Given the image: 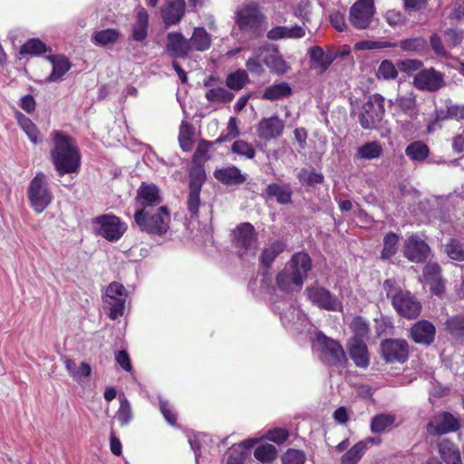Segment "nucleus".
Here are the masks:
<instances>
[{
	"label": "nucleus",
	"mask_w": 464,
	"mask_h": 464,
	"mask_svg": "<svg viewBox=\"0 0 464 464\" xmlns=\"http://www.w3.org/2000/svg\"><path fill=\"white\" fill-rule=\"evenodd\" d=\"M51 159L60 176L78 172L81 155L74 140L60 130L52 133Z\"/></svg>",
	"instance_id": "f257e3e1"
},
{
	"label": "nucleus",
	"mask_w": 464,
	"mask_h": 464,
	"mask_svg": "<svg viewBox=\"0 0 464 464\" xmlns=\"http://www.w3.org/2000/svg\"><path fill=\"white\" fill-rule=\"evenodd\" d=\"M311 269V258L304 252L295 253L276 277L277 285L284 289L303 285Z\"/></svg>",
	"instance_id": "f03ea898"
},
{
	"label": "nucleus",
	"mask_w": 464,
	"mask_h": 464,
	"mask_svg": "<svg viewBox=\"0 0 464 464\" xmlns=\"http://www.w3.org/2000/svg\"><path fill=\"white\" fill-rule=\"evenodd\" d=\"M134 220L141 231L161 236L169 228L170 213L166 206L150 211H135Z\"/></svg>",
	"instance_id": "7ed1b4c3"
},
{
	"label": "nucleus",
	"mask_w": 464,
	"mask_h": 464,
	"mask_svg": "<svg viewBox=\"0 0 464 464\" xmlns=\"http://www.w3.org/2000/svg\"><path fill=\"white\" fill-rule=\"evenodd\" d=\"M263 18L257 5L253 2L244 4L236 12V24L238 29L249 38L261 34Z\"/></svg>",
	"instance_id": "20e7f679"
},
{
	"label": "nucleus",
	"mask_w": 464,
	"mask_h": 464,
	"mask_svg": "<svg viewBox=\"0 0 464 464\" xmlns=\"http://www.w3.org/2000/svg\"><path fill=\"white\" fill-rule=\"evenodd\" d=\"M270 300L284 324H296L304 319V314L294 304L293 292H273Z\"/></svg>",
	"instance_id": "39448f33"
},
{
	"label": "nucleus",
	"mask_w": 464,
	"mask_h": 464,
	"mask_svg": "<svg viewBox=\"0 0 464 464\" xmlns=\"http://www.w3.org/2000/svg\"><path fill=\"white\" fill-rule=\"evenodd\" d=\"M27 197L30 205L36 213H42L52 202L53 195L48 188V180L45 174L38 172L31 180Z\"/></svg>",
	"instance_id": "423d86ee"
},
{
	"label": "nucleus",
	"mask_w": 464,
	"mask_h": 464,
	"mask_svg": "<svg viewBox=\"0 0 464 464\" xmlns=\"http://www.w3.org/2000/svg\"><path fill=\"white\" fill-rule=\"evenodd\" d=\"M314 346L320 353L321 361L328 365H342L346 362L342 345L322 333L317 334Z\"/></svg>",
	"instance_id": "0eeeda50"
},
{
	"label": "nucleus",
	"mask_w": 464,
	"mask_h": 464,
	"mask_svg": "<svg viewBox=\"0 0 464 464\" xmlns=\"http://www.w3.org/2000/svg\"><path fill=\"white\" fill-rule=\"evenodd\" d=\"M383 97L380 94L370 96L362 105L359 121L363 129H372L382 121L384 114Z\"/></svg>",
	"instance_id": "6e6552de"
},
{
	"label": "nucleus",
	"mask_w": 464,
	"mask_h": 464,
	"mask_svg": "<svg viewBox=\"0 0 464 464\" xmlns=\"http://www.w3.org/2000/svg\"><path fill=\"white\" fill-rule=\"evenodd\" d=\"M95 232L109 241H117L127 229L125 223L113 215H103L93 220Z\"/></svg>",
	"instance_id": "1a4fd4ad"
},
{
	"label": "nucleus",
	"mask_w": 464,
	"mask_h": 464,
	"mask_svg": "<svg viewBox=\"0 0 464 464\" xmlns=\"http://www.w3.org/2000/svg\"><path fill=\"white\" fill-rule=\"evenodd\" d=\"M135 211H150L163 205V198L159 187L152 183H141L135 198Z\"/></svg>",
	"instance_id": "9d476101"
},
{
	"label": "nucleus",
	"mask_w": 464,
	"mask_h": 464,
	"mask_svg": "<svg viewBox=\"0 0 464 464\" xmlns=\"http://www.w3.org/2000/svg\"><path fill=\"white\" fill-rule=\"evenodd\" d=\"M375 14L373 0H357L350 8L349 21L356 29H367Z\"/></svg>",
	"instance_id": "9b49d317"
},
{
	"label": "nucleus",
	"mask_w": 464,
	"mask_h": 464,
	"mask_svg": "<svg viewBox=\"0 0 464 464\" xmlns=\"http://www.w3.org/2000/svg\"><path fill=\"white\" fill-rule=\"evenodd\" d=\"M459 429V419L448 411L434 414L427 424V432L432 436L455 432Z\"/></svg>",
	"instance_id": "f8f14e48"
},
{
	"label": "nucleus",
	"mask_w": 464,
	"mask_h": 464,
	"mask_svg": "<svg viewBox=\"0 0 464 464\" xmlns=\"http://www.w3.org/2000/svg\"><path fill=\"white\" fill-rule=\"evenodd\" d=\"M381 353L388 363H403L409 357V345L404 339H385L381 343Z\"/></svg>",
	"instance_id": "ddd939ff"
},
{
	"label": "nucleus",
	"mask_w": 464,
	"mask_h": 464,
	"mask_svg": "<svg viewBox=\"0 0 464 464\" xmlns=\"http://www.w3.org/2000/svg\"><path fill=\"white\" fill-rule=\"evenodd\" d=\"M413 85L426 92H436L445 86L444 75L434 68L419 71L413 77Z\"/></svg>",
	"instance_id": "4468645a"
},
{
	"label": "nucleus",
	"mask_w": 464,
	"mask_h": 464,
	"mask_svg": "<svg viewBox=\"0 0 464 464\" xmlns=\"http://www.w3.org/2000/svg\"><path fill=\"white\" fill-rule=\"evenodd\" d=\"M234 241L240 254H254L256 248L255 227L250 223H243L234 230Z\"/></svg>",
	"instance_id": "2eb2a0df"
},
{
	"label": "nucleus",
	"mask_w": 464,
	"mask_h": 464,
	"mask_svg": "<svg viewBox=\"0 0 464 464\" xmlns=\"http://www.w3.org/2000/svg\"><path fill=\"white\" fill-rule=\"evenodd\" d=\"M392 298L394 308L401 315L411 319L420 314L421 305L410 292H396Z\"/></svg>",
	"instance_id": "dca6fc26"
},
{
	"label": "nucleus",
	"mask_w": 464,
	"mask_h": 464,
	"mask_svg": "<svg viewBox=\"0 0 464 464\" xmlns=\"http://www.w3.org/2000/svg\"><path fill=\"white\" fill-rule=\"evenodd\" d=\"M440 459L430 458L427 464H462L459 447L449 439H442L438 442Z\"/></svg>",
	"instance_id": "f3484780"
},
{
	"label": "nucleus",
	"mask_w": 464,
	"mask_h": 464,
	"mask_svg": "<svg viewBox=\"0 0 464 464\" xmlns=\"http://www.w3.org/2000/svg\"><path fill=\"white\" fill-rule=\"evenodd\" d=\"M285 129L284 121L276 115L263 118L256 125V134L261 140H270L281 136Z\"/></svg>",
	"instance_id": "a211bd4d"
},
{
	"label": "nucleus",
	"mask_w": 464,
	"mask_h": 464,
	"mask_svg": "<svg viewBox=\"0 0 464 464\" xmlns=\"http://www.w3.org/2000/svg\"><path fill=\"white\" fill-rule=\"evenodd\" d=\"M127 292H105L102 295V301L107 309L108 316L111 320L124 314L126 309Z\"/></svg>",
	"instance_id": "6ab92c4d"
},
{
	"label": "nucleus",
	"mask_w": 464,
	"mask_h": 464,
	"mask_svg": "<svg viewBox=\"0 0 464 464\" xmlns=\"http://www.w3.org/2000/svg\"><path fill=\"white\" fill-rule=\"evenodd\" d=\"M429 246L417 236H411L405 241L404 256L412 262H422L429 255Z\"/></svg>",
	"instance_id": "aec40b11"
},
{
	"label": "nucleus",
	"mask_w": 464,
	"mask_h": 464,
	"mask_svg": "<svg viewBox=\"0 0 464 464\" xmlns=\"http://www.w3.org/2000/svg\"><path fill=\"white\" fill-rule=\"evenodd\" d=\"M166 49L173 57L185 58L191 53L188 39L179 32L168 34Z\"/></svg>",
	"instance_id": "412c9836"
},
{
	"label": "nucleus",
	"mask_w": 464,
	"mask_h": 464,
	"mask_svg": "<svg viewBox=\"0 0 464 464\" xmlns=\"http://www.w3.org/2000/svg\"><path fill=\"white\" fill-rule=\"evenodd\" d=\"M46 60L52 64V72L44 80L45 82H58L63 80L64 75L71 69L72 63L63 54L47 55Z\"/></svg>",
	"instance_id": "4be33fe9"
},
{
	"label": "nucleus",
	"mask_w": 464,
	"mask_h": 464,
	"mask_svg": "<svg viewBox=\"0 0 464 464\" xmlns=\"http://www.w3.org/2000/svg\"><path fill=\"white\" fill-rule=\"evenodd\" d=\"M435 326L429 321L416 323L411 329V336L416 343L430 345L435 338Z\"/></svg>",
	"instance_id": "5701e85b"
},
{
	"label": "nucleus",
	"mask_w": 464,
	"mask_h": 464,
	"mask_svg": "<svg viewBox=\"0 0 464 464\" xmlns=\"http://www.w3.org/2000/svg\"><path fill=\"white\" fill-rule=\"evenodd\" d=\"M307 298L321 309L337 311L342 308V302L331 292H306Z\"/></svg>",
	"instance_id": "b1692460"
},
{
	"label": "nucleus",
	"mask_w": 464,
	"mask_h": 464,
	"mask_svg": "<svg viewBox=\"0 0 464 464\" xmlns=\"http://www.w3.org/2000/svg\"><path fill=\"white\" fill-rule=\"evenodd\" d=\"M185 6L184 0H167L161 11L164 23L169 25L179 24L185 14Z\"/></svg>",
	"instance_id": "393cba45"
},
{
	"label": "nucleus",
	"mask_w": 464,
	"mask_h": 464,
	"mask_svg": "<svg viewBox=\"0 0 464 464\" xmlns=\"http://www.w3.org/2000/svg\"><path fill=\"white\" fill-rule=\"evenodd\" d=\"M214 177L226 185H241L246 180V174H243L236 166H228L216 169Z\"/></svg>",
	"instance_id": "a878e982"
},
{
	"label": "nucleus",
	"mask_w": 464,
	"mask_h": 464,
	"mask_svg": "<svg viewBox=\"0 0 464 464\" xmlns=\"http://www.w3.org/2000/svg\"><path fill=\"white\" fill-rule=\"evenodd\" d=\"M267 38L270 40L280 39H300L305 36V29L301 25L276 26L267 32Z\"/></svg>",
	"instance_id": "bb28decb"
},
{
	"label": "nucleus",
	"mask_w": 464,
	"mask_h": 464,
	"mask_svg": "<svg viewBox=\"0 0 464 464\" xmlns=\"http://www.w3.org/2000/svg\"><path fill=\"white\" fill-rule=\"evenodd\" d=\"M311 68L318 74H323L334 61L331 53H324L319 46H314L309 50Z\"/></svg>",
	"instance_id": "cd10ccee"
},
{
	"label": "nucleus",
	"mask_w": 464,
	"mask_h": 464,
	"mask_svg": "<svg viewBox=\"0 0 464 464\" xmlns=\"http://www.w3.org/2000/svg\"><path fill=\"white\" fill-rule=\"evenodd\" d=\"M191 52H204L209 49L212 42L211 35L204 27H195L188 39Z\"/></svg>",
	"instance_id": "c85d7f7f"
},
{
	"label": "nucleus",
	"mask_w": 464,
	"mask_h": 464,
	"mask_svg": "<svg viewBox=\"0 0 464 464\" xmlns=\"http://www.w3.org/2000/svg\"><path fill=\"white\" fill-rule=\"evenodd\" d=\"M424 287L430 290H441L444 288L440 276V268L438 264L426 265L423 271Z\"/></svg>",
	"instance_id": "c756f323"
},
{
	"label": "nucleus",
	"mask_w": 464,
	"mask_h": 464,
	"mask_svg": "<svg viewBox=\"0 0 464 464\" xmlns=\"http://www.w3.org/2000/svg\"><path fill=\"white\" fill-rule=\"evenodd\" d=\"M149 14L144 8L137 11L136 20L132 25L131 37L133 40L141 42L148 34Z\"/></svg>",
	"instance_id": "7c9ffc66"
},
{
	"label": "nucleus",
	"mask_w": 464,
	"mask_h": 464,
	"mask_svg": "<svg viewBox=\"0 0 464 464\" xmlns=\"http://www.w3.org/2000/svg\"><path fill=\"white\" fill-rule=\"evenodd\" d=\"M350 356L356 366L366 368L369 364L367 346L362 340L353 339L350 347Z\"/></svg>",
	"instance_id": "2f4dec72"
},
{
	"label": "nucleus",
	"mask_w": 464,
	"mask_h": 464,
	"mask_svg": "<svg viewBox=\"0 0 464 464\" xmlns=\"http://www.w3.org/2000/svg\"><path fill=\"white\" fill-rule=\"evenodd\" d=\"M266 195L269 198H276L279 204H288L291 202L292 190L289 185L272 183L266 187Z\"/></svg>",
	"instance_id": "473e14b6"
},
{
	"label": "nucleus",
	"mask_w": 464,
	"mask_h": 464,
	"mask_svg": "<svg viewBox=\"0 0 464 464\" xmlns=\"http://www.w3.org/2000/svg\"><path fill=\"white\" fill-rule=\"evenodd\" d=\"M121 37V33L119 30L114 28H109L100 31H95L92 35V42L93 44L97 46H107L109 44H113L118 42Z\"/></svg>",
	"instance_id": "72a5a7b5"
},
{
	"label": "nucleus",
	"mask_w": 464,
	"mask_h": 464,
	"mask_svg": "<svg viewBox=\"0 0 464 464\" xmlns=\"http://www.w3.org/2000/svg\"><path fill=\"white\" fill-rule=\"evenodd\" d=\"M15 118L19 126L25 132L31 142L38 144L42 141L37 127L28 117L20 111H16Z\"/></svg>",
	"instance_id": "f704fd0d"
},
{
	"label": "nucleus",
	"mask_w": 464,
	"mask_h": 464,
	"mask_svg": "<svg viewBox=\"0 0 464 464\" xmlns=\"http://www.w3.org/2000/svg\"><path fill=\"white\" fill-rule=\"evenodd\" d=\"M399 46L404 52L419 55H423L428 50L427 41L423 37H413L401 40L399 43Z\"/></svg>",
	"instance_id": "c9c22d12"
},
{
	"label": "nucleus",
	"mask_w": 464,
	"mask_h": 464,
	"mask_svg": "<svg viewBox=\"0 0 464 464\" xmlns=\"http://www.w3.org/2000/svg\"><path fill=\"white\" fill-rule=\"evenodd\" d=\"M382 153V145L377 141H371L360 146L357 150L355 157L360 160H371L378 159Z\"/></svg>",
	"instance_id": "e433bc0d"
},
{
	"label": "nucleus",
	"mask_w": 464,
	"mask_h": 464,
	"mask_svg": "<svg viewBox=\"0 0 464 464\" xmlns=\"http://www.w3.org/2000/svg\"><path fill=\"white\" fill-rule=\"evenodd\" d=\"M291 92L292 90L288 83L280 82L267 87L265 90L262 97L266 100L275 101L287 97L291 94Z\"/></svg>",
	"instance_id": "4c0bfd02"
},
{
	"label": "nucleus",
	"mask_w": 464,
	"mask_h": 464,
	"mask_svg": "<svg viewBox=\"0 0 464 464\" xmlns=\"http://www.w3.org/2000/svg\"><path fill=\"white\" fill-rule=\"evenodd\" d=\"M285 245L282 241L273 242L270 246L266 247L260 256V261L263 266L269 267L276 256L284 251Z\"/></svg>",
	"instance_id": "58836bf2"
},
{
	"label": "nucleus",
	"mask_w": 464,
	"mask_h": 464,
	"mask_svg": "<svg viewBox=\"0 0 464 464\" xmlns=\"http://www.w3.org/2000/svg\"><path fill=\"white\" fill-rule=\"evenodd\" d=\"M249 77L245 70L238 69L229 73L226 78V85L233 91H239L248 82Z\"/></svg>",
	"instance_id": "ea45409f"
},
{
	"label": "nucleus",
	"mask_w": 464,
	"mask_h": 464,
	"mask_svg": "<svg viewBox=\"0 0 464 464\" xmlns=\"http://www.w3.org/2000/svg\"><path fill=\"white\" fill-rule=\"evenodd\" d=\"M399 236L390 232L383 238V247L381 253L382 260H390L398 250Z\"/></svg>",
	"instance_id": "a19ab883"
},
{
	"label": "nucleus",
	"mask_w": 464,
	"mask_h": 464,
	"mask_svg": "<svg viewBox=\"0 0 464 464\" xmlns=\"http://www.w3.org/2000/svg\"><path fill=\"white\" fill-rule=\"evenodd\" d=\"M264 63L276 74H284L290 70L288 63L282 58V56L276 53L266 55L264 59Z\"/></svg>",
	"instance_id": "79ce46f5"
},
{
	"label": "nucleus",
	"mask_w": 464,
	"mask_h": 464,
	"mask_svg": "<svg viewBox=\"0 0 464 464\" xmlns=\"http://www.w3.org/2000/svg\"><path fill=\"white\" fill-rule=\"evenodd\" d=\"M395 421V417L392 414H377L371 420V430L373 433H382L391 428Z\"/></svg>",
	"instance_id": "37998d69"
},
{
	"label": "nucleus",
	"mask_w": 464,
	"mask_h": 464,
	"mask_svg": "<svg viewBox=\"0 0 464 464\" xmlns=\"http://www.w3.org/2000/svg\"><path fill=\"white\" fill-rule=\"evenodd\" d=\"M367 449L364 441H359L341 458V464H356Z\"/></svg>",
	"instance_id": "c03bdc74"
},
{
	"label": "nucleus",
	"mask_w": 464,
	"mask_h": 464,
	"mask_svg": "<svg viewBox=\"0 0 464 464\" xmlns=\"http://www.w3.org/2000/svg\"><path fill=\"white\" fill-rule=\"evenodd\" d=\"M49 51L48 47L41 40L33 38L21 45L19 53L22 55L32 54L39 55Z\"/></svg>",
	"instance_id": "a18cd8bd"
},
{
	"label": "nucleus",
	"mask_w": 464,
	"mask_h": 464,
	"mask_svg": "<svg viewBox=\"0 0 464 464\" xmlns=\"http://www.w3.org/2000/svg\"><path fill=\"white\" fill-rule=\"evenodd\" d=\"M351 328L354 334L353 339H359L364 341L370 336L369 323L362 316L354 317L351 323Z\"/></svg>",
	"instance_id": "49530a36"
},
{
	"label": "nucleus",
	"mask_w": 464,
	"mask_h": 464,
	"mask_svg": "<svg viewBox=\"0 0 464 464\" xmlns=\"http://www.w3.org/2000/svg\"><path fill=\"white\" fill-rule=\"evenodd\" d=\"M206 99L210 102L227 103L233 100L234 94L224 87L212 88L206 92Z\"/></svg>",
	"instance_id": "de8ad7c7"
},
{
	"label": "nucleus",
	"mask_w": 464,
	"mask_h": 464,
	"mask_svg": "<svg viewBox=\"0 0 464 464\" xmlns=\"http://www.w3.org/2000/svg\"><path fill=\"white\" fill-rule=\"evenodd\" d=\"M276 448L272 444L260 445L254 452L255 458L263 463L272 462L276 458Z\"/></svg>",
	"instance_id": "09e8293b"
},
{
	"label": "nucleus",
	"mask_w": 464,
	"mask_h": 464,
	"mask_svg": "<svg viewBox=\"0 0 464 464\" xmlns=\"http://www.w3.org/2000/svg\"><path fill=\"white\" fill-rule=\"evenodd\" d=\"M446 327L456 338H464V315H456L447 319Z\"/></svg>",
	"instance_id": "8fccbe9b"
},
{
	"label": "nucleus",
	"mask_w": 464,
	"mask_h": 464,
	"mask_svg": "<svg viewBox=\"0 0 464 464\" xmlns=\"http://www.w3.org/2000/svg\"><path fill=\"white\" fill-rule=\"evenodd\" d=\"M395 103L407 114L412 116L416 108V96L412 92L399 96Z\"/></svg>",
	"instance_id": "3c124183"
},
{
	"label": "nucleus",
	"mask_w": 464,
	"mask_h": 464,
	"mask_svg": "<svg viewBox=\"0 0 464 464\" xmlns=\"http://www.w3.org/2000/svg\"><path fill=\"white\" fill-rule=\"evenodd\" d=\"M376 76L378 79L394 80L398 76V71L392 62L384 60L380 63Z\"/></svg>",
	"instance_id": "603ef678"
},
{
	"label": "nucleus",
	"mask_w": 464,
	"mask_h": 464,
	"mask_svg": "<svg viewBox=\"0 0 464 464\" xmlns=\"http://www.w3.org/2000/svg\"><path fill=\"white\" fill-rule=\"evenodd\" d=\"M232 152L247 160H252L256 155L254 147L242 140H236L231 146Z\"/></svg>",
	"instance_id": "864d4df0"
},
{
	"label": "nucleus",
	"mask_w": 464,
	"mask_h": 464,
	"mask_svg": "<svg viewBox=\"0 0 464 464\" xmlns=\"http://www.w3.org/2000/svg\"><path fill=\"white\" fill-rule=\"evenodd\" d=\"M405 152L413 160H423L428 156L429 150L424 143L417 141L411 143Z\"/></svg>",
	"instance_id": "5fc2aeb1"
},
{
	"label": "nucleus",
	"mask_w": 464,
	"mask_h": 464,
	"mask_svg": "<svg viewBox=\"0 0 464 464\" xmlns=\"http://www.w3.org/2000/svg\"><path fill=\"white\" fill-rule=\"evenodd\" d=\"M116 418L121 426L129 424L132 419L130 403L125 397L120 399V408L116 412Z\"/></svg>",
	"instance_id": "6e6d98bb"
},
{
	"label": "nucleus",
	"mask_w": 464,
	"mask_h": 464,
	"mask_svg": "<svg viewBox=\"0 0 464 464\" xmlns=\"http://www.w3.org/2000/svg\"><path fill=\"white\" fill-rule=\"evenodd\" d=\"M206 179L205 171L202 168L197 167L189 173V190L199 191Z\"/></svg>",
	"instance_id": "4d7b16f0"
},
{
	"label": "nucleus",
	"mask_w": 464,
	"mask_h": 464,
	"mask_svg": "<svg viewBox=\"0 0 464 464\" xmlns=\"http://www.w3.org/2000/svg\"><path fill=\"white\" fill-rule=\"evenodd\" d=\"M445 250L450 259L458 262L464 261V247L458 240L451 239L446 245Z\"/></svg>",
	"instance_id": "13d9d810"
},
{
	"label": "nucleus",
	"mask_w": 464,
	"mask_h": 464,
	"mask_svg": "<svg viewBox=\"0 0 464 464\" xmlns=\"http://www.w3.org/2000/svg\"><path fill=\"white\" fill-rule=\"evenodd\" d=\"M305 454L299 450L290 449L282 457L283 464H304Z\"/></svg>",
	"instance_id": "bf43d9fd"
},
{
	"label": "nucleus",
	"mask_w": 464,
	"mask_h": 464,
	"mask_svg": "<svg viewBox=\"0 0 464 464\" xmlns=\"http://www.w3.org/2000/svg\"><path fill=\"white\" fill-rule=\"evenodd\" d=\"M297 178L300 182L308 185L322 183L324 180V176L321 173L310 171L306 169H302L298 173Z\"/></svg>",
	"instance_id": "052dcab7"
},
{
	"label": "nucleus",
	"mask_w": 464,
	"mask_h": 464,
	"mask_svg": "<svg viewBox=\"0 0 464 464\" xmlns=\"http://www.w3.org/2000/svg\"><path fill=\"white\" fill-rule=\"evenodd\" d=\"M294 15L300 19L303 24L310 22V4L307 0H302L294 7Z\"/></svg>",
	"instance_id": "680f3d73"
},
{
	"label": "nucleus",
	"mask_w": 464,
	"mask_h": 464,
	"mask_svg": "<svg viewBox=\"0 0 464 464\" xmlns=\"http://www.w3.org/2000/svg\"><path fill=\"white\" fill-rule=\"evenodd\" d=\"M447 15L457 22H464V2L456 1L452 3L447 7Z\"/></svg>",
	"instance_id": "e2e57ef3"
},
{
	"label": "nucleus",
	"mask_w": 464,
	"mask_h": 464,
	"mask_svg": "<svg viewBox=\"0 0 464 464\" xmlns=\"http://www.w3.org/2000/svg\"><path fill=\"white\" fill-rule=\"evenodd\" d=\"M160 410L166 420V421L171 425L175 426L177 423V415L173 407L169 403V401L164 400H160Z\"/></svg>",
	"instance_id": "0e129e2a"
},
{
	"label": "nucleus",
	"mask_w": 464,
	"mask_h": 464,
	"mask_svg": "<svg viewBox=\"0 0 464 464\" xmlns=\"http://www.w3.org/2000/svg\"><path fill=\"white\" fill-rule=\"evenodd\" d=\"M395 46V44L385 41H361L355 44L357 50H372Z\"/></svg>",
	"instance_id": "69168bd1"
},
{
	"label": "nucleus",
	"mask_w": 464,
	"mask_h": 464,
	"mask_svg": "<svg viewBox=\"0 0 464 464\" xmlns=\"http://www.w3.org/2000/svg\"><path fill=\"white\" fill-rule=\"evenodd\" d=\"M199 191L189 190L188 197V210L190 214V218L194 219L198 216V208L200 205Z\"/></svg>",
	"instance_id": "338daca9"
},
{
	"label": "nucleus",
	"mask_w": 464,
	"mask_h": 464,
	"mask_svg": "<svg viewBox=\"0 0 464 464\" xmlns=\"http://www.w3.org/2000/svg\"><path fill=\"white\" fill-rule=\"evenodd\" d=\"M240 135V130L237 127V120L235 117H231L228 121L227 127V133L218 138V141H227L233 140Z\"/></svg>",
	"instance_id": "774afa93"
}]
</instances>
